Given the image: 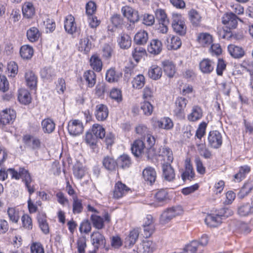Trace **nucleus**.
<instances>
[{
  "mask_svg": "<svg viewBox=\"0 0 253 253\" xmlns=\"http://www.w3.org/2000/svg\"><path fill=\"white\" fill-rule=\"evenodd\" d=\"M233 214V211L229 208L221 209L220 213L208 214L205 219L206 224L210 227H216L222 223V217H228Z\"/></svg>",
  "mask_w": 253,
  "mask_h": 253,
  "instance_id": "obj_1",
  "label": "nucleus"
},
{
  "mask_svg": "<svg viewBox=\"0 0 253 253\" xmlns=\"http://www.w3.org/2000/svg\"><path fill=\"white\" fill-rule=\"evenodd\" d=\"M183 212V209L181 206L177 205L168 208L162 212L160 222L161 224L166 225L173 218L182 215Z\"/></svg>",
  "mask_w": 253,
  "mask_h": 253,
  "instance_id": "obj_2",
  "label": "nucleus"
},
{
  "mask_svg": "<svg viewBox=\"0 0 253 253\" xmlns=\"http://www.w3.org/2000/svg\"><path fill=\"white\" fill-rule=\"evenodd\" d=\"M207 126L208 123L204 121L199 124L193 139V145L191 146V151L195 150L194 144L196 146L197 150L200 153L205 148V143L202 142V138L206 135Z\"/></svg>",
  "mask_w": 253,
  "mask_h": 253,
  "instance_id": "obj_3",
  "label": "nucleus"
},
{
  "mask_svg": "<svg viewBox=\"0 0 253 253\" xmlns=\"http://www.w3.org/2000/svg\"><path fill=\"white\" fill-rule=\"evenodd\" d=\"M171 25L173 31L177 34L184 35L186 33V27L181 15L178 13H172Z\"/></svg>",
  "mask_w": 253,
  "mask_h": 253,
  "instance_id": "obj_4",
  "label": "nucleus"
},
{
  "mask_svg": "<svg viewBox=\"0 0 253 253\" xmlns=\"http://www.w3.org/2000/svg\"><path fill=\"white\" fill-rule=\"evenodd\" d=\"M90 240L93 247L91 253H96L99 248H103L106 245V239L104 235L99 231H94L90 236Z\"/></svg>",
  "mask_w": 253,
  "mask_h": 253,
  "instance_id": "obj_5",
  "label": "nucleus"
},
{
  "mask_svg": "<svg viewBox=\"0 0 253 253\" xmlns=\"http://www.w3.org/2000/svg\"><path fill=\"white\" fill-rule=\"evenodd\" d=\"M209 145L212 148L218 149L222 144V136L221 133L216 130H211L208 136Z\"/></svg>",
  "mask_w": 253,
  "mask_h": 253,
  "instance_id": "obj_6",
  "label": "nucleus"
},
{
  "mask_svg": "<svg viewBox=\"0 0 253 253\" xmlns=\"http://www.w3.org/2000/svg\"><path fill=\"white\" fill-rule=\"evenodd\" d=\"M238 20H240L233 12L225 13L221 18V23L223 26L233 30L238 26Z\"/></svg>",
  "mask_w": 253,
  "mask_h": 253,
  "instance_id": "obj_7",
  "label": "nucleus"
},
{
  "mask_svg": "<svg viewBox=\"0 0 253 253\" xmlns=\"http://www.w3.org/2000/svg\"><path fill=\"white\" fill-rule=\"evenodd\" d=\"M90 220L93 227L97 229H101L104 228L105 222L108 223L110 221L111 216L108 212L105 213L103 217L94 213L90 216Z\"/></svg>",
  "mask_w": 253,
  "mask_h": 253,
  "instance_id": "obj_8",
  "label": "nucleus"
},
{
  "mask_svg": "<svg viewBox=\"0 0 253 253\" xmlns=\"http://www.w3.org/2000/svg\"><path fill=\"white\" fill-rule=\"evenodd\" d=\"M209 242V237L206 234L203 235L199 241H192L191 242V253H203L204 247Z\"/></svg>",
  "mask_w": 253,
  "mask_h": 253,
  "instance_id": "obj_9",
  "label": "nucleus"
},
{
  "mask_svg": "<svg viewBox=\"0 0 253 253\" xmlns=\"http://www.w3.org/2000/svg\"><path fill=\"white\" fill-rule=\"evenodd\" d=\"M16 112L13 109H6L0 112V125L3 126L13 123L16 118Z\"/></svg>",
  "mask_w": 253,
  "mask_h": 253,
  "instance_id": "obj_10",
  "label": "nucleus"
},
{
  "mask_svg": "<svg viewBox=\"0 0 253 253\" xmlns=\"http://www.w3.org/2000/svg\"><path fill=\"white\" fill-rule=\"evenodd\" d=\"M68 130L69 134L73 136L81 134L84 130L83 123L79 120H72L68 125Z\"/></svg>",
  "mask_w": 253,
  "mask_h": 253,
  "instance_id": "obj_11",
  "label": "nucleus"
},
{
  "mask_svg": "<svg viewBox=\"0 0 253 253\" xmlns=\"http://www.w3.org/2000/svg\"><path fill=\"white\" fill-rule=\"evenodd\" d=\"M155 202L151 205L157 207L163 206L169 199L168 192L166 189H160L155 194Z\"/></svg>",
  "mask_w": 253,
  "mask_h": 253,
  "instance_id": "obj_12",
  "label": "nucleus"
},
{
  "mask_svg": "<svg viewBox=\"0 0 253 253\" xmlns=\"http://www.w3.org/2000/svg\"><path fill=\"white\" fill-rule=\"evenodd\" d=\"M146 147V144L144 141L138 139L133 143L131 149L132 154L135 157H139L142 155H144L147 157Z\"/></svg>",
  "mask_w": 253,
  "mask_h": 253,
  "instance_id": "obj_13",
  "label": "nucleus"
},
{
  "mask_svg": "<svg viewBox=\"0 0 253 253\" xmlns=\"http://www.w3.org/2000/svg\"><path fill=\"white\" fill-rule=\"evenodd\" d=\"M165 43L169 50H177L181 45L180 39L176 36H167Z\"/></svg>",
  "mask_w": 253,
  "mask_h": 253,
  "instance_id": "obj_14",
  "label": "nucleus"
},
{
  "mask_svg": "<svg viewBox=\"0 0 253 253\" xmlns=\"http://www.w3.org/2000/svg\"><path fill=\"white\" fill-rule=\"evenodd\" d=\"M144 140L146 142V155L148 158L152 157L155 154L154 145L155 143L154 137L150 133H147L144 136Z\"/></svg>",
  "mask_w": 253,
  "mask_h": 253,
  "instance_id": "obj_15",
  "label": "nucleus"
},
{
  "mask_svg": "<svg viewBox=\"0 0 253 253\" xmlns=\"http://www.w3.org/2000/svg\"><path fill=\"white\" fill-rule=\"evenodd\" d=\"M122 12L124 16L130 22L135 23L139 20L138 12L128 6H123Z\"/></svg>",
  "mask_w": 253,
  "mask_h": 253,
  "instance_id": "obj_16",
  "label": "nucleus"
},
{
  "mask_svg": "<svg viewBox=\"0 0 253 253\" xmlns=\"http://www.w3.org/2000/svg\"><path fill=\"white\" fill-rule=\"evenodd\" d=\"M163 49V45L161 41L153 39L148 45L147 50L151 54L157 55L159 54Z\"/></svg>",
  "mask_w": 253,
  "mask_h": 253,
  "instance_id": "obj_17",
  "label": "nucleus"
},
{
  "mask_svg": "<svg viewBox=\"0 0 253 253\" xmlns=\"http://www.w3.org/2000/svg\"><path fill=\"white\" fill-rule=\"evenodd\" d=\"M251 171V167L245 165L239 167L237 173L233 176V181L235 182H240L244 179Z\"/></svg>",
  "mask_w": 253,
  "mask_h": 253,
  "instance_id": "obj_18",
  "label": "nucleus"
},
{
  "mask_svg": "<svg viewBox=\"0 0 253 253\" xmlns=\"http://www.w3.org/2000/svg\"><path fill=\"white\" fill-rule=\"evenodd\" d=\"M129 190V188L125 184L118 181L115 186L113 197L115 199L121 198L126 195Z\"/></svg>",
  "mask_w": 253,
  "mask_h": 253,
  "instance_id": "obj_19",
  "label": "nucleus"
},
{
  "mask_svg": "<svg viewBox=\"0 0 253 253\" xmlns=\"http://www.w3.org/2000/svg\"><path fill=\"white\" fill-rule=\"evenodd\" d=\"M187 101L184 98L179 97L175 101V107L174 110V114L180 118L184 117V110L187 104Z\"/></svg>",
  "mask_w": 253,
  "mask_h": 253,
  "instance_id": "obj_20",
  "label": "nucleus"
},
{
  "mask_svg": "<svg viewBox=\"0 0 253 253\" xmlns=\"http://www.w3.org/2000/svg\"><path fill=\"white\" fill-rule=\"evenodd\" d=\"M199 69L203 74H209L214 70V62L209 58H204L199 63Z\"/></svg>",
  "mask_w": 253,
  "mask_h": 253,
  "instance_id": "obj_21",
  "label": "nucleus"
},
{
  "mask_svg": "<svg viewBox=\"0 0 253 253\" xmlns=\"http://www.w3.org/2000/svg\"><path fill=\"white\" fill-rule=\"evenodd\" d=\"M108 109L105 105L99 104L95 106V115L98 121L105 120L108 116Z\"/></svg>",
  "mask_w": 253,
  "mask_h": 253,
  "instance_id": "obj_22",
  "label": "nucleus"
},
{
  "mask_svg": "<svg viewBox=\"0 0 253 253\" xmlns=\"http://www.w3.org/2000/svg\"><path fill=\"white\" fill-rule=\"evenodd\" d=\"M227 49L231 56L235 59L241 58L245 54V51L242 47L233 44L228 45Z\"/></svg>",
  "mask_w": 253,
  "mask_h": 253,
  "instance_id": "obj_23",
  "label": "nucleus"
},
{
  "mask_svg": "<svg viewBox=\"0 0 253 253\" xmlns=\"http://www.w3.org/2000/svg\"><path fill=\"white\" fill-rule=\"evenodd\" d=\"M142 176L145 181L152 184L156 180L157 174L154 168L151 167H148L143 170Z\"/></svg>",
  "mask_w": 253,
  "mask_h": 253,
  "instance_id": "obj_24",
  "label": "nucleus"
},
{
  "mask_svg": "<svg viewBox=\"0 0 253 253\" xmlns=\"http://www.w3.org/2000/svg\"><path fill=\"white\" fill-rule=\"evenodd\" d=\"M64 28L69 34H73L77 30V25L75 18L72 15H67L64 21Z\"/></svg>",
  "mask_w": 253,
  "mask_h": 253,
  "instance_id": "obj_25",
  "label": "nucleus"
},
{
  "mask_svg": "<svg viewBox=\"0 0 253 253\" xmlns=\"http://www.w3.org/2000/svg\"><path fill=\"white\" fill-rule=\"evenodd\" d=\"M23 141L25 143L31 146L34 150H38L41 148V141L36 137L27 134L24 136Z\"/></svg>",
  "mask_w": 253,
  "mask_h": 253,
  "instance_id": "obj_26",
  "label": "nucleus"
},
{
  "mask_svg": "<svg viewBox=\"0 0 253 253\" xmlns=\"http://www.w3.org/2000/svg\"><path fill=\"white\" fill-rule=\"evenodd\" d=\"M156 249L155 243L149 240H143L140 245V253H152Z\"/></svg>",
  "mask_w": 253,
  "mask_h": 253,
  "instance_id": "obj_27",
  "label": "nucleus"
},
{
  "mask_svg": "<svg viewBox=\"0 0 253 253\" xmlns=\"http://www.w3.org/2000/svg\"><path fill=\"white\" fill-rule=\"evenodd\" d=\"M197 41L203 46H209L213 42V37L209 33H201L198 35Z\"/></svg>",
  "mask_w": 253,
  "mask_h": 253,
  "instance_id": "obj_28",
  "label": "nucleus"
},
{
  "mask_svg": "<svg viewBox=\"0 0 253 253\" xmlns=\"http://www.w3.org/2000/svg\"><path fill=\"white\" fill-rule=\"evenodd\" d=\"M154 125L160 128L170 129L173 126L172 120L168 117H164L160 120L155 121Z\"/></svg>",
  "mask_w": 253,
  "mask_h": 253,
  "instance_id": "obj_29",
  "label": "nucleus"
},
{
  "mask_svg": "<svg viewBox=\"0 0 253 253\" xmlns=\"http://www.w3.org/2000/svg\"><path fill=\"white\" fill-rule=\"evenodd\" d=\"M238 213L242 216H248L253 213V201L251 203H246L242 204L238 209Z\"/></svg>",
  "mask_w": 253,
  "mask_h": 253,
  "instance_id": "obj_30",
  "label": "nucleus"
},
{
  "mask_svg": "<svg viewBox=\"0 0 253 253\" xmlns=\"http://www.w3.org/2000/svg\"><path fill=\"white\" fill-rule=\"evenodd\" d=\"M138 229H133L130 231L128 235L125 239V244L126 246H133L136 242L139 236Z\"/></svg>",
  "mask_w": 253,
  "mask_h": 253,
  "instance_id": "obj_31",
  "label": "nucleus"
},
{
  "mask_svg": "<svg viewBox=\"0 0 253 253\" xmlns=\"http://www.w3.org/2000/svg\"><path fill=\"white\" fill-rule=\"evenodd\" d=\"M117 42L120 47L122 49H128L131 44L130 37L127 34H120L117 39Z\"/></svg>",
  "mask_w": 253,
  "mask_h": 253,
  "instance_id": "obj_32",
  "label": "nucleus"
},
{
  "mask_svg": "<svg viewBox=\"0 0 253 253\" xmlns=\"http://www.w3.org/2000/svg\"><path fill=\"white\" fill-rule=\"evenodd\" d=\"M18 99L21 104L27 105L31 103L32 98L28 90L21 88L18 90Z\"/></svg>",
  "mask_w": 253,
  "mask_h": 253,
  "instance_id": "obj_33",
  "label": "nucleus"
},
{
  "mask_svg": "<svg viewBox=\"0 0 253 253\" xmlns=\"http://www.w3.org/2000/svg\"><path fill=\"white\" fill-rule=\"evenodd\" d=\"M78 47L81 52L84 54L87 53L91 47V42L88 37L82 38L79 41Z\"/></svg>",
  "mask_w": 253,
  "mask_h": 253,
  "instance_id": "obj_34",
  "label": "nucleus"
},
{
  "mask_svg": "<svg viewBox=\"0 0 253 253\" xmlns=\"http://www.w3.org/2000/svg\"><path fill=\"white\" fill-rule=\"evenodd\" d=\"M73 172L77 179H81L87 173V171L86 168L82 165L77 164L73 167Z\"/></svg>",
  "mask_w": 253,
  "mask_h": 253,
  "instance_id": "obj_35",
  "label": "nucleus"
},
{
  "mask_svg": "<svg viewBox=\"0 0 253 253\" xmlns=\"http://www.w3.org/2000/svg\"><path fill=\"white\" fill-rule=\"evenodd\" d=\"M162 66L165 74L169 78L173 77L176 71L173 63L169 60H165L163 61Z\"/></svg>",
  "mask_w": 253,
  "mask_h": 253,
  "instance_id": "obj_36",
  "label": "nucleus"
},
{
  "mask_svg": "<svg viewBox=\"0 0 253 253\" xmlns=\"http://www.w3.org/2000/svg\"><path fill=\"white\" fill-rule=\"evenodd\" d=\"M37 219L42 232L45 234H47L49 233V229L45 214L39 213L37 216Z\"/></svg>",
  "mask_w": 253,
  "mask_h": 253,
  "instance_id": "obj_37",
  "label": "nucleus"
},
{
  "mask_svg": "<svg viewBox=\"0 0 253 253\" xmlns=\"http://www.w3.org/2000/svg\"><path fill=\"white\" fill-rule=\"evenodd\" d=\"M148 40V35L146 31L140 30L136 33L134 38V42L138 45L145 44Z\"/></svg>",
  "mask_w": 253,
  "mask_h": 253,
  "instance_id": "obj_38",
  "label": "nucleus"
},
{
  "mask_svg": "<svg viewBox=\"0 0 253 253\" xmlns=\"http://www.w3.org/2000/svg\"><path fill=\"white\" fill-rule=\"evenodd\" d=\"M163 175L165 179L168 181H171L174 178L175 173L170 163L163 164Z\"/></svg>",
  "mask_w": 253,
  "mask_h": 253,
  "instance_id": "obj_39",
  "label": "nucleus"
},
{
  "mask_svg": "<svg viewBox=\"0 0 253 253\" xmlns=\"http://www.w3.org/2000/svg\"><path fill=\"white\" fill-rule=\"evenodd\" d=\"M253 190V180H247L240 189L238 196L244 198L250 193Z\"/></svg>",
  "mask_w": 253,
  "mask_h": 253,
  "instance_id": "obj_40",
  "label": "nucleus"
},
{
  "mask_svg": "<svg viewBox=\"0 0 253 253\" xmlns=\"http://www.w3.org/2000/svg\"><path fill=\"white\" fill-rule=\"evenodd\" d=\"M162 73L160 67L157 65H152L149 69L148 76L151 79L157 80L161 77Z\"/></svg>",
  "mask_w": 253,
  "mask_h": 253,
  "instance_id": "obj_41",
  "label": "nucleus"
},
{
  "mask_svg": "<svg viewBox=\"0 0 253 253\" xmlns=\"http://www.w3.org/2000/svg\"><path fill=\"white\" fill-rule=\"evenodd\" d=\"M90 65L93 70L99 72L102 68V62L99 57L96 54L92 55L89 60Z\"/></svg>",
  "mask_w": 253,
  "mask_h": 253,
  "instance_id": "obj_42",
  "label": "nucleus"
},
{
  "mask_svg": "<svg viewBox=\"0 0 253 253\" xmlns=\"http://www.w3.org/2000/svg\"><path fill=\"white\" fill-rule=\"evenodd\" d=\"M55 124L50 118H46L42 122V127L44 133H51L55 129Z\"/></svg>",
  "mask_w": 253,
  "mask_h": 253,
  "instance_id": "obj_43",
  "label": "nucleus"
},
{
  "mask_svg": "<svg viewBox=\"0 0 253 253\" xmlns=\"http://www.w3.org/2000/svg\"><path fill=\"white\" fill-rule=\"evenodd\" d=\"M122 77V73L114 69L108 70L106 74V80L109 83L118 82Z\"/></svg>",
  "mask_w": 253,
  "mask_h": 253,
  "instance_id": "obj_44",
  "label": "nucleus"
},
{
  "mask_svg": "<svg viewBox=\"0 0 253 253\" xmlns=\"http://www.w3.org/2000/svg\"><path fill=\"white\" fill-rule=\"evenodd\" d=\"M7 214L9 221L12 223H16L20 218L19 211L15 207H9L7 210Z\"/></svg>",
  "mask_w": 253,
  "mask_h": 253,
  "instance_id": "obj_45",
  "label": "nucleus"
},
{
  "mask_svg": "<svg viewBox=\"0 0 253 253\" xmlns=\"http://www.w3.org/2000/svg\"><path fill=\"white\" fill-rule=\"evenodd\" d=\"M41 36L39 29L35 27L30 28L27 31V37L28 40L31 42L37 41Z\"/></svg>",
  "mask_w": 253,
  "mask_h": 253,
  "instance_id": "obj_46",
  "label": "nucleus"
},
{
  "mask_svg": "<svg viewBox=\"0 0 253 253\" xmlns=\"http://www.w3.org/2000/svg\"><path fill=\"white\" fill-rule=\"evenodd\" d=\"M22 13L24 17L30 18L35 14V8L32 3H25L22 6Z\"/></svg>",
  "mask_w": 253,
  "mask_h": 253,
  "instance_id": "obj_47",
  "label": "nucleus"
},
{
  "mask_svg": "<svg viewBox=\"0 0 253 253\" xmlns=\"http://www.w3.org/2000/svg\"><path fill=\"white\" fill-rule=\"evenodd\" d=\"M25 80L27 85L31 88H34L36 87L37 83V79L34 73L30 71L25 73Z\"/></svg>",
  "mask_w": 253,
  "mask_h": 253,
  "instance_id": "obj_48",
  "label": "nucleus"
},
{
  "mask_svg": "<svg viewBox=\"0 0 253 253\" xmlns=\"http://www.w3.org/2000/svg\"><path fill=\"white\" fill-rule=\"evenodd\" d=\"M84 77L89 87H93L96 83V75L93 71L88 70L84 73Z\"/></svg>",
  "mask_w": 253,
  "mask_h": 253,
  "instance_id": "obj_49",
  "label": "nucleus"
},
{
  "mask_svg": "<svg viewBox=\"0 0 253 253\" xmlns=\"http://www.w3.org/2000/svg\"><path fill=\"white\" fill-rule=\"evenodd\" d=\"M131 164L130 158L127 155L124 154L118 159L117 166L123 169L129 168Z\"/></svg>",
  "mask_w": 253,
  "mask_h": 253,
  "instance_id": "obj_50",
  "label": "nucleus"
},
{
  "mask_svg": "<svg viewBox=\"0 0 253 253\" xmlns=\"http://www.w3.org/2000/svg\"><path fill=\"white\" fill-rule=\"evenodd\" d=\"M20 53L22 58L28 59L32 57L34 50L32 46L29 45H24L20 48Z\"/></svg>",
  "mask_w": 253,
  "mask_h": 253,
  "instance_id": "obj_51",
  "label": "nucleus"
},
{
  "mask_svg": "<svg viewBox=\"0 0 253 253\" xmlns=\"http://www.w3.org/2000/svg\"><path fill=\"white\" fill-rule=\"evenodd\" d=\"M160 153L164 158V161H166V164L171 163L173 160V154L170 149L167 147H163L160 149Z\"/></svg>",
  "mask_w": 253,
  "mask_h": 253,
  "instance_id": "obj_52",
  "label": "nucleus"
},
{
  "mask_svg": "<svg viewBox=\"0 0 253 253\" xmlns=\"http://www.w3.org/2000/svg\"><path fill=\"white\" fill-rule=\"evenodd\" d=\"M103 166L109 170L115 169L117 166V162L112 157L106 156L103 160Z\"/></svg>",
  "mask_w": 253,
  "mask_h": 253,
  "instance_id": "obj_53",
  "label": "nucleus"
},
{
  "mask_svg": "<svg viewBox=\"0 0 253 253\" xmlns=\"http://www.w3.org/2000/svg\"><path fill=\"white\" fill-rule=\"evenodd\" d=\"M73 212L74 214L81 213L83 210L82 200L79 199L77 196H73Z\"/></svg>",
  "mask_w": 253,
  "mask_h": 253,
  "instance_id": "obj_54",
  "label": "nucleus"
},
{
  "mask_svg": "<svg viewBox=\"0 0 253 253\" xmlns=\"http://www.w3.org/2000/svg\"><path fill=\"white\" fill-rule=\"evenodd\" d=\"M91 133L97 138H103L105 135L104 128L100 125L94 124L91 129Z\"/></svg>",
  "mask_w": 253,
  "mask_h": 253,
  "instance_id": "obj_55",
  "label": "nucleus"
},
{
  "mask_svg": "<svg viewBox=\"0 0 253 253\" xmlns=\"http://www.w3.org/2000/svg\"><path fill=\"white\" fill-rule=\"evenodd\" d=\"M97 138L91 132H87L85 134V141L91 149H94L96 145Z\"/></svg>",
  "mask_w": 253,
  "mask_h": 253,
  "instance_id": "obj_56",
  "label": "nucleus"
},
{
  "mask_svg": "<svg viewBox=\"0 0 253 253\" xmlns=\"http://www.w3.org/2000/svg\"><path fill=\"white\" fill-rule=\"evenodd\" d=\"M202 116L203 111L202 108L198 106H194L191 113V121H197L201 119Z\"/></svg>",
  "mask_w": 253,
  "mask_h": 253,
  "instance_id": "obj_57",
  "label": "nucleus"
},
{
  "mask_svg": "<svg viewBox=\"0 0 253 253\" xmlns=\"http://www.w3.org/2000/svg\"><path fill=\"white\" fill-rule=\"evenodd\" d=\"M231 29L223 26L222 29L218 31V34L220 38L230 40L232 39V32Z\"/></svg>",
  "mask_w": 253,
  "mask_h": 253,
  "instance_id": "obj_58",
  "label": "nucleus"
},
{
  "mask_svg": "<svg viewBox=\"0 0 253 253\" xmlns=\"http://www.w3.org/2000/svg\"><path fill=\"white\" fill-rule=\"evenodd\" d=\"M146 50L143 47L137 46L133 49L132 54L134 59L136 62H138L140 59L146 54Z\"/></svg>",
  "mask_w": 253,
  "mask_h": 253,
  "instance_id": "obj_59",
  "label": "nucleus"
},
{
  "mask_svg": "<svg viewBox=\"0 0 253 253\" xmlns=\"http://www.w3.org/2000/svg\"><path fill=\"white\" fill-rule=\"evenodd\" d=\"M132 86L136 89L141 88L145 84V78L141 74L138 75L132 82Z\"/></svg>",
  "mask_w": 253,
  "mask_h": 253,
  "instance_id": "obj_60",
  "label": "nucleus"
},
{
  "mask_svg": "<svg viewBox=\"0 0 253 253\" xmlns=\"http://www.w3.org/2000/svg\"><path fill=\"white\" fill-rule=\"evenodd\" d=\"M226 62L222 58H219L216 67V74L218 76H222L224 71L226 70Z\"/></svg>",
  "mask_w": 253,
  "mask_h": 253,
  "instance_id": "obj_61",
  "label": "nucleus"
},
{
  "mask_svg": "<svg viewBox=\"0 0 253 253\" xmlns=\"http://www.w3.org/2000/svg\"><path fill=\"white\" fill-rule=\"evenodd\" d=\"M155 13L156 18L160 21V22H164V23H169L167 15L164 9L158 8L156 10Z\"/></svg>",
  "mask_w": 253,
  "mask_h": 253,
  "instance_id": "obj_62",
  "label": "nucleus"
},
{
  "mask_svg": "<svg viewBox=\"0 0 253 253\" xmlns=\"http://www.w3.org/2000/svg\"><path fill=\"white\" fill-rule=\"evenodd\" d=\"M7 74L10 77H14L18 73V66L14 61H11L7 64Z\"/></svg>",
  "mask_w": 253,
  "mask_h": 253,
  "instance_id": "obj_63",
  "label": "nucleus"
},
{
  "mask_svg": "<svg viewBox=\"0 0 253 253\" xmlns=\"http://www.w3.org/2000/svg\"><path fill=\"white\" fill-rule=\"evenodd\" d=\"M30 249L31 253H44L43 247L40 242H33Z\"/></svg>",
  "mask_w": 253,
  "mask_h": 253,
  "instance_id": "obj_64",
  "label": "nucleus"
}]
</instances>
